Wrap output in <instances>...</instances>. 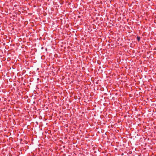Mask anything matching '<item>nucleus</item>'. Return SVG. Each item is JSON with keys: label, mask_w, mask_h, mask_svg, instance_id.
<instances>
[{"label": "nucleus", "mask_w": 156, "mask_h": 156, "mask_svg": "<svg viewBox=\"0 0 156 156\" xmlns=\"http://www.w3.org/2000/svg\"><path fill=\"white\" fill-rule=\"evenodd\" d=\"M136 38L138 41H140V37H139V36H137L136 37Z\"/></svg>", "instance_id": "1"}]
</instances>
